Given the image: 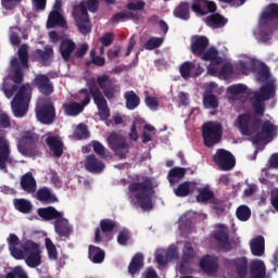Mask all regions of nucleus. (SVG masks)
Segmentation results:
<instances>
[{"instance_id": "obj_1", "label": "nucleus", "mask_w": 278, "mask_h": 278, "mask_svg": "<svg viewBox=\"0 0 278 278\" xmlns=\"http://www.w3.org/2000/svg\"><path fill=\"white\" fill-rule=\"evenodd\" d=\"M9 251L14 260H25L29 268H38L42 264L40 244L28 240L24 243L15 233H10L8 239Z\"/></svg>"}, {"instance_id": "obj_2", "label": "nucleus", "mask_w": 278, "mask_h": 278, "mask_svg": "<svg viewBox=\"0 0 278 278\" xmlns=\"http://www.w3.org/2000/svg\"><path fill=\"white\" fill-rule=\"evenodd\" d=\"M130 199H136L143 212L153 210V182L147 178L141 182H131L128 186Z\"/></svg>"}, {"instance_id": "obj_3", "label": "nucleus", "mask_w": 278, "mask_h": 278, "mask_svg": "<svg viewBox=\"0 0 278 278\" xmlns=\"http://www.w3.org/2000/svg\"><path fill=\"white\" fill-rule=\"evenodd\" d=\"M31 99V85H22L14 96L11 106L16 118H23L29 112V101Z\"/></svg>"}, {"instance_id": "obj_4", "label": "nucleus", "mask_w": 278, "mask_h": 278, "mask_svg": "<svg viewBox=\"0 0 278 278\" xmlns=\"http://www.w3.org/2000/svg\"><path fill=\"white\" fill-rule=\"evenodd\" d=\"M18 58L14 56L11 60V68L14 71L13 81L16 84H23L25 74L23 68H29V46L23 43L17 50Z\"/></svg>"}, {"instance_id": "obj_5", "label": "nucleus", "mask_w": 278, "mask_h": 278, "mask_svg": "<svg viewBox=\"0 0 278 278\" xmlns=\"http://www.w3.org/2000/svg\"><path fill=\"white\" fill-rule=\"evenodd\" d=\"M55 104L51 98H41L37 102L36 118L41 125H53L55 123Z\"/></svg>"}, {"instance_id": "obj_6", "label": "nucleus", "mask_w": 278, "mask_h": 278, "mask_svg": "<svg viewBox=\"0 0 278 278\" xmlns=\"http://www.w3.org/2000/svg\"><path fill=\"white\" fill-rule=\"evenodd\" d=\"M202 138L205 147L212 149L223 140V125L216 122H206L202 126Z\"/></svg>"}, {"instance_id": "obj_7", "label": "nucleus", "mask_w": 278, "mask_h": 278, "mask_svg": "<svg viewBox=\"0 0 278 278\" xmlns=\"http://www.w3.org/2000/svg\"><path fill=\"white\" fill-rule=\"evenodd\" d=\"M237 123L243 136H251V131H254V134L260 131V127L262 126V118L249 113H243L238 116Z\"/></svg>"}, {"instance_id": "obj_8", "label": "nucleus", "mask_w": 278, "mask_h": 278, "mask_svg": "<svg viewBox=\"0 0 278 278\" xmlns=\"http://www.w3.org/2000/svg\"><path fill=\"white\" fill-rule=\"evenodd\" d=\"M109 147L114 151V154L118 160H126L127 153H129V143L123 135L118 132H112L108 138Z\"/></svg>"}, {"instance_id": "obj_9", "label": "nucleus", "mask_w": 278, "mask_h": 278, "mask_svg": "<svg viewBox=\"0 0 278 278\" xmlns=\"http://www.w3.org/2000/svg\"><path fill=\"white\" fill-rule=\"evenodd\" d=\"M261 130L256 131V135L252 137V143L260 144L264 140H273L277 136V126L273 122L261 119Z\"/></svg>"}, {"instance_id": "obj_10", "label": "nucleus", "mask_w": 278, "mask_h": 278, "mask_svg": "<svg viewBox=\"0 0 278 278\" xmlns=\"http://www.w3.org/2000/svg\"><path fill=\"white\" fill-rule=\"evenodd\" d=\"M114 229H116V222L110 219V218H104L100 220V228H96L94 230V239L93 242L96 244H99L101 242H103V238H105L106 242H110V240H112V231H114ZM101 232L102 236L101 237Z\"/></svg>"}, {"instance_id": "obj_11", "label": "nucleus", "mask_w": 278, "mask_h": 278, "mask_svg": "<svg viewBox=\"0 0 278 278\" xmlns=\"http://www.w3.org/2000/svg\"><path fill=\"white\" fill-rule=\"evenodd\" d=\"M97 84L109 101H112V99L116 97V92H119L121 90L118 85H116V81L108 75L98 76Z\"/></svg>"}, {"instance_id": "obj_12", "label": "nucleus", "mask_w": 278, "mask_h": 278, "mask_svg": "<svg viewBox=\"0 0 278 278\" xmlns=\"http://www.w3.org/2000/svg\"><path fill=\"white\" fill-rule=\"evenodd\" d=\"M213 162L219 166L222 170H231L236 166V157L225 149H218L213 155Z\"/></svg>"}, {"instance_id": "obj_13", "label": "nucleus", "mask_w": 278, "mask_h": 278, "mask_svg": "<svg viewBox=\"0 0 278 278\" xmlns=\"http://www.w3.org/2000/svg\"><path fill=\"white\" fill-rule=\"evenodd\" d=\"M224 264L226 268L236 270V275L239 278H244L247 275H249V258H247V256L226 258Z\"/></svg>"}, {"instance_id": "obj_14", "label": "nucleus", "mask_w": 278, "mask_h": 278, "mask_svg": "<svg viewBox=\"0 0 278 278\" xmlns=\"http://www.w3.org/2000/svg\"><path fill=\"white\" fill-rule=\"evenodd\" d=\"M39 137L37 134L31 131H25L17 143V150L22 155H29L36 144H38Z\"/></svg>"}, {"instance_id": "obj_15", "label": "nucleus", "mask_w": 278, "mask_h": 278, "mask_svg": "<svg viewBox=\"0 0 278 278\" xmlns=\"http://www.w3.org/2000/svg\"><path fill=\"white\" fill-rule=\"evenodd\" d=\"M33 84L35 88L42 94L43 97H51L53 92H55V87L53 86V81L49 78V76L45 74H38L35 76Z\"/></svg>"}, {"instance_id": "obj_16", "label": "nucleus", "mask_w": 278, "mask_h": 278, "mask_svg": "<svg viewBox=\"0 0 278 278\" xmlns=\"http://www.w3.org/2000/svg\"><path fill=\"white\" fill-rule=\"evenodd\" d=\"M92 99L93 103L99 110L98 115L100 116L101 121H108V118H110V108H108V100H105V97L97 87L96 90L92 91Z\"/></svg>"}, {"instance_id": "obj_17", "label": "nucleus", "mask_w": 278, "mask_h": 278, "mask_svg": "<svg viewBox=\"0 0 278 278\" xmlns=\"http://www.w3.org/2000/svg\"><path fill=\"white\" fill-rule=\"evenodd\" d=\"M54 231L58 233L61 240L66 242L71 238L74 229L68 219L64 218V215L61 216L58 220L54 222Z\"/></svg>"}, {"instance_id": "obj_18", "label": "nucleus", "mask_w": 278, "mask_h": 278, "mask_svg": "<svg viewBox=\"0 0 278 278\" xmlns=\"http://www.w3.org/2000/svg\"><path fill=\"white\" fill-rule=\"evenodd\" d=\"M210 47V39L205 36L195 35L191 38L190 51L197 58H201Z\"/></svg>"}, {"instance_id": "obj_19", "label": "nucleus", "mask_w": 278, "mask_h": 278, "mask_svg": "<svg viewBox=\"0 0 278 278\" xmlns=\"http://www.w3.org/2000/svg\"><path fill=\"white\" fill-rule=\"evenodd\" d=\"M217 245L223 251H231V242L229 241V228L225 225H219L214 233Z\"/></svg>"}, {"instance_id": "obj_20", "label": "nucleus", "mask_w": 278, "mask_h": 278, "mask_svg": "<svg viewBox=\"0 0 278 278\" xmlns=\"http://www.w3.org/2000/svg\"><path fill=\"white\" fill-rule=\"evenodd\" d=\"M277 94V87L275 83H266L263 85L258 91L254 93V99L257 101H270V99H275Z\"/></svg>"}, {"instance_id": "obj_21", "label": "nucleus", "mask_w": 278, "mask_h": 278, "mask_svg": "<svg viewBox=\"0 0 278 278\" xmlns=\"http://www.w3.org/2000/svg\"><path fill=\"white\" fill-rule=\"evenodd\" d=\"M10 144L5 137L0 136V170L8 173V163L10 164Z\"/></svg>"}, {"instance_id": "obj_22", "label": "nucleus", "mask_w": 278, "mask_h": 278, "mask_svg": "<svg viewBox=\"0 0 278 278\" xmlns=\"http://www.w3.org/2000/svg\"><path fill=\"white\" fill-rule=\"evenodd\" d=\"M46 144L53 153L54 157H62L64 155V142L58 136H48L46 138Z\"/></svg>"}, {"instance_id": "obj_23", "label": "nucleus", "mask_w": 278, "mask_h": 278, "mask_svg": "<svg viewBox=\"0 0 278 278\" xmlns=\"http://www.w3.org/2000/svg\"><path fill=\"white\" fill-rule=\"evenodd\" d=\"M85 168L88 173H93L99 175V173H103L105 170V164L102 161L97 159V155L89 154L85 160Z\"/></svg>"}, {"instance_id": "obj_24", "label": "nucleus", "mask_w": 278, "mask_h": 278, "mask_svg": "<svg viewBox=\"0 0 278 278\" xmlns=\"http://www.w3.org/2000/svg\"><path fill=\"white\" fill-rule=\"evenodd\" d=\"M76 49L77 43H75V41H73L72 39H63L61 40L59 46V51L64 62L71 61V56L73 55V53H75Z\"/></svg>"}, {"instance_id": "obj_25", "label": "nucleus", "mask_w": 278, "mask_h": 278, "mask_svg": "<svg viewBox=\"0 0 278 278\" xmlns=\"http://www.w3.org/2000/svg\"><path fill=\"white\" fill-rule=\"evenodd\" d=\"M228 20L223 16L220 13H213L205 17L204 23L211 29H223L227 25Z\"/></svg>"}, {"instance_id": "obj_26", "label": "nucleus", "mask_w": 278, "mask_h": 278, "mask_svg": "<svg viewBox=\"0 0 278 278\" xmlns=\"http://www.w3.org/2000/svg\"><path fill=\"white\" fill-rule=\"evenodd\" d=\"M37 214L42 220H60L64 216L61 212L56 211L53 206L40 207Z\"/></svg>"}, {"instance_id": "obj_27", "label": "nucleus", "mask_w": 278, "mask_h": 278, "mask_svg": "<svg viewBox=\"0 0 278 278\" xmlns=\"http://www.w3.org/2000/svg\"><path fill=\"white\" fill-rule=\"evenodd\" d=\"M250 278H266V265L262 260H254L250 263Z\"/></svg>"}, {"instance_id": "obj_28", "label": "nucleus", "mask_w": 278, "mask_h": 278, "mask_svg": "<svg viewBox=\"0 0 278 278\" xmlns=\"http://www.w3.org/2000/svg\"><path fill=\"white\" fill-rule=\"evenodd\" d=\"M251 253L254 257H262L266 251V240L263 236H257L250 244Z\"/></svg>"}, {"instance_id": "obj_29", "label": "nucleus", "mask_w": 278, "mask_h": 278, "mask_svg": "<svg viewBox=\"0 0 278 278\" xmlns=\"http://www.w3.org/2000/svg\"><path fill=\"white\" fill-rule=\"evenodd\" d=\"M200 268L208 275H214L218 270V261L213 256L206 255L200 261Z\"/></svg>"}, {"instance_id": "obj_30", "label": "nucleus", "mask_w": 278, "mask_h": 278, "mask_svg": "<svg viewBox=\"0 0 278 278\" xmlns=\"http://www.w3.org/2000/svg\"><path fill=\"white\" fill-rule=\"evenodd\" d=\"M66 25V20L59 11H51L47 20V28L53 29V27H64Z\"/></svg>"}, {"instance_id": "obj_31", "label": "nucleus", "mask_w": 278, "mask_h": 278, "mask_svg": "<svg viewBox=\"0 0 278 278\" xmlns=\"http://www.w3.org/2000/svg\"><path fill=\"white\" fill-rule=\"evenodd\" d=\"M63 108V112L65 114V116H79V114H81V112H84V105H81L79 102H65L62 105Z\"/></svg>"}, {"instance_id": "obj_32", "label": "nucleus", "mask_w": 278, "mask_h": 278, "mask_svg": "<svg viewBox=\"0 0 278 278\" xmlns=\"http://www.w3.org/2000/svg\"><path fill=\"white\" fill-rule=\"evenodd\" d=\"M88 257L93 264H103L105 261V251L97 245H89Z\"/></svg>"}, {"instance_id": "obj_33", "label": "nucleus", "mask_w": 278, "mask_h": 278, "mask_svg": "<svg viewBox=\"0 0 278 278\" xmlns=\"http://www.w3.org/2000/svg\"><path fill=\"white\" fill-rule=\"evenodd\" d=\"M21 187L25 192H28V194L36 192V179L34 178V175L31 173H26L22 176Z\"/></svg>"}, {"instance_id": "obj_34", "label": "nucleus", "mask_w": 278, "mask_h": 278, "mask_svg": "<svg viewBox=\"0 0 278 278\" xmlns=\"http://www.w3.org/2000/svg\"><path fill=\"white\" fill-rule=\"evenodd\" d=\"M203 108L205 110H217L219 105L218 97L212 90L205 91L202 99Z\"/></svg>"}, {"instance_id": "obj_35", "label": "nucleus", "mask_w": 278, "mask_h": 278, "mask_svg": "<svg viewBox=\"0 0 278 278\" xmlns=\"http://www.w3.org/2000/svg\"><path fill=\"white\" fill-rule=\"evenodd\" d=\"M201 60L204 62H211L216 66L223 64V58L219 56L218 50L215 47L208 48L207 52L204 51L201 55Z\"/></svg>"}, {"instance_id": "obj_36", "label": "nucleus", "mask_w": 278, "mask_h": 278, "mask_svg": "<svg viewBox=\"0 0 278 278\" xmlns=\"http://www.w3.org/2000/svg\"><path fill=\"white\" fill-rule=\"evenodd\" d=\"M190 9L189 2H180L174 10V16L180 21H190Z\"/></svg>"}, {"instance_id": "obj_37", "label": "nucleus", "mask_w": 278, "mask_h": 278, "mask_svg": "<svg viewBox=\"0 0 278 278\" xmlns=\"http://www.w3.org/2000/svg\"><path fill=\"white\" fill-rule=\"evenodd\" d=\"M36 55L41 61L42 66H49L53 62V48L47 47L45 50L37 49Z\"/></svg>"}, {"instance_id": "obj_38", "label": "nucleus", "mask_w": 278, "mask_h": 278, "mask_svg": "<svg viewBox=\"0 0 278 278\" xmlns=\"http://www.w3.org/2000/svg\"><path fill=\"white\" fill-rule=\"evenodd\" d=\"M142 266H144V255H142V253H137L128 266V273L130 275H136V273H140Z\"/></svg>"}, {"instance_id": "obj_39", "label": "nucleus", "mask_w": 278, "mask_h": 278, "mask_svg": "<svg viewBox=\"0 0 278 278\" xmlns=\"http://www.w3.org/2000/svg\"><path fill=\"white\" fill-rule=\"evenodd\" d=\"M140 21V14L139 13H134L131 11H122L113 14L112 21L113 23H121V21Z\"/></svg>"}, {"instance_id": "obj_40", "label": "nucleus", "mask_w": 278, "mask_h": 278, "mask_svg": "<svg viewBox=\"0 0 278 278\" xmlns=\"http://www.w3.org/2000/svg\"><path fill=\"white\" fill-rule=\"evenodd\" d=\"M13 205L17 212H21V214H30L31 210H34L31 202L25 199H14Z\"/></svg>"}, {"instance_id": "obj_41", "label": "nucleus", "mask_w": 278, "mask_h": 278, "mask_svg": "<svg viewBox=\"0 0 278 278\" xmlns=\"http://www.w3.org/2000/svg\"><path fill=\"white\" fill-rule=\"evenodd\" d=\"M75 25L83 36H88V34L92 31V23L90 22V18L81 20V17H76Z\"/></svg>"}, {"instance_id": "obj_42", "label": "nucleus", "mask_w": 278, "mask_h": 278, "mask_svg": "<svg viewBox=\"0 0 278 278\" xmlns=\"http://www.w3.org/2000/svg\"><path fill=\"white\" fill-rule=\"evenodd\" d=\"M36 194L38 201H42L43 203H55L58 201V198L47 187L40 188Z\"/></svg>"}, {"instance_id": "obj_43", "label": "nucleus", "mask_w": 278, "mask_h": 278, "mask_svg": "<svg viewBox=\"0 0 278 278\" xmlns=\"http://www.w3.org/2000/svg\"><path fill=\"white\" fill-rule=\"evenodd\" d=\"M228 94H230V99L232 101H238L241 94H247V86L245 85H231L227 89Z\"/></svg>"}, {"instance_id": "obj_44", "label": "nucleus", "mask_w": 278, "mask_h": 278, "mask_svg": "<svg viewBox=\"0 0 278 278\" xmlns=\"http://www.w3.org/2000/svg\"><path fill=\"white\" fill-rule=\"evenodd\" d=\"M124 99H126L127 110H136V108L140 105V97H138L134 91H126Z\"/></svg>"}, {"instance_id": "obj_45", "label": "nucleus", "mask_w": 278, "mask_h": 278, "mask_svg": "<svg viewBox=\"0 0 278 278\" xmlns=\"http://www.w3.org/2000/svg\"><path fill=\"white\" fill-rule=\"evenodd\" d=\"M256 79L260 84H266L270 79V68L265 63H261L256 71Z\"/></svg>"}, {"instance_id": "obj_46", "label": "nucleus", "mask_w": 278, "mask_h": 278, "mask_svg": "<svg viewBox=\"0 0 278 278\" xmlns=\"http://www.w3.org/2000/svg\"><path fill=\"white\" fill-rule=\"evenodd\" d=\"M186 177V169L184 167H173L167 175L169 184H175L179 179Z\"/></svg>"}, {"instance_id": "obj_47", "label": "nucleus", "mask_w": 278, "mask_h": 278, "mask_svg": "<svg viewBox=\"0 0 278 278\" xmlns=\"http://www.w3.org/2000/svg\"><path fill=\"white\" fill-rule=\"evenodd\" d=\"M72 14L74 21H77V17L80 20L90 18V15L88 14V8L86 7V2H79L78 7L74 8Z\"/></svg>"}, {"instance_id": "obj_48", "label": "nucleus", "mask_w": 278, "mask_h": 278, "mask_svg": "<svg viewBox=\"0 0 278 278\" xmlns=\"http://www.w3.org/2000/svg\"><path fill=\"white\" fill-rule=\"evenodd\" d=\"M73 136L75 140H87V138H90L88 126H86V124H78Z\"/></svg>"}, {"instance_id": "obj_49", "label": "nucleus", "mask_w": 278, "mask_h": 278, "mask_svg": "<svg viewBox=\"0 0 278 278\" xmlns=\"http://www.w3.org/2000/svg\"><path fill=\"white\" fill-rule=\"evenodd\" d=\"M214 198V191L205 187L202 190H200L199 194L197 195V201L198 203H207V201H213Z\"/></svg>"}, {"instance_id": "obj_50", "label": "nucleus", "mask_w": 278, "mask_h": 278, "mask_svg": "<svg viewBox=\"0 0 278 278\" xmlns=\"http://www.w3.org/2000/svg\"><path fill=\"white\" fill-rule=\"evenodd\" d=\"M164 45V38L163 37H152L144 43V49L147 51H153L155 49H160V47Z\"/></svg>"}, {"instance_id": "obj_51", "label": "nucleus", "mask_w": 278, "mask_h": 278, "mask_svg": "<svg viewBox=\"0 0 278 278\" xmlns=\"http://www.w3.org/2000/svg\"><path fill=\"white\" fill-rule=\"evenodd\" d=\"M94 90H97V88H90L88 89H80L78 91V99H83L80 104L83 105V108H86V105L90 104V99L92 97V92H94Z\"/></svg>"}, {"instance_id": "obj_52", "label": "nucleus", "mask_w": 278, "mask_h": 278, "mask_svg": "<svg viewBox=\"0 0 278 278\" xmlns=\"http://www.w3.org/2000/svg\"><path fill=\"white\" fill-rule=\"evenodd\" d=\"M192 12L199 14L200 16L207 15V10L205 9V0H193L191 5Z\"/></svg>"}, {"instance_id": "obj_53", "label": "nucleus", "mask_w": 278, "mask_h": 278, "mask_svg": "<svg viewBox=\"0 0 278 278\" xmlns=\"http://www.w3.org/2000/svg\"><path fill=\"white\" fill-rule=\"evenodd\" d=\"M236 216L239 220L247 223L251 218V208L247 205H241L237 208Z\"/></svg>"}, {"instance_id": "obj_54", "label": "nucleus", "mask_w": 278, "mask_h": 278, "mask_svg": "<svg viewBox=\"0 0 278 278\" xmlns=\"http://www.w3.org/2000/svg\"><path fill=\"white\" fill-rule=\"evenodd\" d=\"M46 249L48 251V257L49 260H52L53 262L58 261V248H55V244H53V241H51L50 238H46Z\"/></svg>"}, {"instance_id": "obj_55", "label": "nucleus", "mask_w": 278, "mask_h": 278, "mask_svg": "<svg viewBox=\"0 0 278 278\" xmlns=\"http://www.w3.org/2000/svg\"><path fill=\"white\" fill-rule=\"evenodd\" d=\"M268 18H278V4L271 3L268 5L267 12L262 15L263 21H268Z\"/></svg>"}, {"instance_id": "obj_56", "label": "nucleus", "mask_w": 278, "mask_h": 278, "mask_svg": "<svg viewBox=\"0 0 278 278\" xmlns=\"http://www.w3.org/2000/svg\"><path fill=\"white\" fill-rule=\"evenodd\" d=\"M212 210H214V212L217 214V215H220L225 212V201L218 199V198H214L213 200H211V203H210Z\"/></svg>"}, {"instance_id": "obj_57", "label": "nucleus", "mask_w": 278, "mask_h": 278, "mask_svg": "<svg viewBox=\"0 0 278 278\" xmlns=\"http://www.w3.org/2000/svg\"><path fill=\"white\" fill-rule=\"evenodd\" d=\"M192 68H195L194 63L190 62V61H186L180 65V75L184 79H190V71H192Z\"/></svg>"}, {"instance_id": "obj_58", "label": "nucleus", "mask_w": 278, "mask_h": 278, "mask_svg": "<svg viewBox=\"0 0 278 278\" xmlns=\"http://www.w3.org/2000/svg\"><path fill=\"white\" fill-rule=\"evenodd\" d=\"M252 108H253L254 114H256V116H264V114L266 112V104H264L263 100L254 99L252 102Z\"/></svg>"}, {"instance_id": "obj_59", "label": "nucleus", "mask_w": 278, "mask_h": 278, "mask_svg": "<svg viewBox=\"0 0 278 278\" xmlns=\"http://www.w3.org/2000/svg\"><path fill=\"white\" fill-rule=\"evenodd\" d=\"M176 197H188L190 194V182L185 181L174 190Z\"/></svg>"}, {"instance_id": "obj_60", "label": "nucleus", "mask_w": 278, "mask_h": 278, "mask_svg": "<svg viewBox=\"0 0 278 278\" xmlns=\"http://www.w3.org/2000/svg\"><path fill=\"white\" fill-rule=\"evenodd\" d=\"M131 238V235L129 233V230L124 229L121 230L117 235V242L121 244V247H127V242H129V239Z\"/></svg>"}, {"instance_id": "obj_61", "label": "nucleus", "mask_w": 278, "mask_h": 278, "mask_svg": "<svg viewBox=\"0 0 278 278\" xmlns=\"http://www.w3.org/2000/svg\"><path fill=\"white\" fill-rule=\"evenodd\" d=\"M23 3V0H1V5L4 10H15V8H18Z\"/></svg>"}, {"instance_id": "obj_62", "label": "nucleus", "mask_w": 278, "mask_h": 278, "mask_svg": "<svg viewBox=\"0 0 278 278\" xmlns=\"http://www.w3.org/2000/svg\"><path fill=\"white\" fill-rule=\"evenodd\" d=\"M191 260H194V249L189 245L184 249L182 264H188V262H191Z\"/></svg>"}, {"instance_id": "obj_63", "label": "nucleus", "mask_w": 278, "mask_h": 278, "mask_svg": "<svg viewBox=\"0 0 278 278\" xmlns=\"http://www.w3.org/2000/svg\"><path fill=\"white\" fill-rule=\"evenodd\" d=\"M264 175H265V178L264 177H261L260 178V181L261 184H264V186H267L268 188H273V182L268 179H275V174H270V172H268L267 168H265L263 170Z\"/></svg>"}, {"instance_id": "obj_64", "label": "nucleus", "mask_w": 278, "mask_h": 278, "mask_svg": "<svg viewBox=\"0 0 278 278\" xmlns=\"http://www.w3.org/2000/svg\"><path fill=\"white\" fill-rule=\"evenodd\" d=\"M270 203L273 207L278 212V189L274 188L270 190Z\"/></svg>"}]
</instances>
